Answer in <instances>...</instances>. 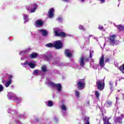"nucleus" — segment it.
I'll list each match as a JSON object with an SVG mask.
<instances>
[{"label":"nucleus","mask_w":124,"mask_h":124,"mask_svg":"<svg viewBox=\"0 0 124 124\" xmlns=\"http://www.w3.org/2000/svg\"><path fill=\"white\" fill-rule=\"evenodd\" d=\"M76 84L78 90H83L86 87V82L84 79H79L78 81L76 82Z\"/></svg>","instance_id":"f257e3e1"},{"label":"nucleus","mask_w":124,"mask_h":124,"mask_svg":"<svg viewBox=\"0 0 124 124\" xmlns=\"http://www.w3.org/2000/svg\"><path fill=\"white\" fill-rule=\"evenodd\" d=\"M96 86L99 91H103L105 88L104 79L99 80L96 81Z\"/></svg>","instance_id":"f03ea898"},{"label":"nucleus","mask_w":124,"mask_h":124,"mask_svg":"<svg viewBox=\"0 0 124 124\" xmlns=\"http://www.w3.org/2000/svg\"><path fill=\"white\" fill-rule=\"evenodd\" d=\"M116 38L117 35L115 34L110 35L108 37V40L109 41V45H112V46H114V45L116 44V42H117V41L115 40Z\"/></svg>","instance_id":"7ed1b4c3"},{"label":"nucleus","mask_w":124,"mask_h":124,"mask_svg":"<svg viewBox=\"0 0 124 124\" xmlns=\"http://www.w3.org/2000/svg\"><path fill=\"white\" fill-rule=\"evenodd\" d=\"M53 44L54 48H55V49H61V48H62V43L61 40L56 41L53 43Z\"/></svg>","instance_id":"20e7f679"},{"label":"nucleus","mask_w":124,"mask_h":124,"mask_svg":"<svg viewBox=\"0 0 124 124\" xmlns=\"http://www.w3.org/2000/svg\"><path fill=\"white\" fill-rule=\"evenodd\" d=\"M49 84L52 88H57L58 92L62 91V84L61 83L55 84L53 82H50Z\"/></svg>","instance_id":"39448f33"},{"label":"nucleus","mask_w":124,"mask_h":124,"mask_svg":"<svg viewBox=\"0 0 124 124\" xmlns=\"http://www.w3.org/2000/svg\"><path fill=\"white\" fill-rule=\"evenodd\" d=\"M7 97L9 100H16V95L13 93H9L7 94Z\"/></svg>","instance_id":"423d86ee"},{"label":"nucleus","mask_w":124,"mask_h":124,"mask_svg":"<svg viewBox=\"0 0 124 124\" xmlns=\"http://www.w3.org/2000/svg\"><path fill=\"white\" fill-rule=\"evenodd\" d=\"M8 114H10L13 118H14L16 116V110L13 109V108H9L7 110Z\"/></svg>","instance_id":"0eeeda50"},{"label":"nucleus","mask_w":124,"mask_h":124,"mask_svg":"<svg viewBox=\"0 0 124 124\" xmlns=\"http://www.w3.org/2000/svg\"><path fill=\"white\" fill-rule=\"evenodd\" d=\"M54 33L55 36H60V37H65L66 36V34L63 32L55 31Z\"/></svg>","instance_id":"6e6552de"},{"label":"nucleus","mask_w":124,"mask_h":124,"mask_svg":"<svg viewBox=\"0 0 124 124\" xmlns=\"http://www.w3.org/2000/svg\"><path fill=\"white\" fill-rule=\"evenodd\" d=\"M35 26L36 27V28L43 27V21L41 20H37L35 22Z\"/></svg>","instance_id":"1a4fd4ad"},{"label":"nucleus","mask_w":124,"mask_h":124,"mask_svg":"<svg viewBox=\"0 0 124 124\" xmlns=\"http://www.w3.org/2000/svg\"><path fill=\"white\" fill-rule=\"evenodd\" d=\"M99 64L101 67H103L105 64L104 63V55H102L99 59Z\"/></svg>","instance_id":"9d476101"},{"label":"nucleus","mask_w":124,"mask_h":124,"mask_svg":"<svg viewBox=\"0 0 124 124\" xmlns=\"http://www.w3.org/2000/svg\"><path fill=\"white\" fill-rule=\"evenodd\" d=\"M114 122L115 124H123V118L120 117H116L114 119Z\"/></svg>","instance_id":"9b49d317"},{"label":"nucleus","mask_w":124,"mask_h":124,"mask_svg":"<svg viewBox=\"0 0 124 124\" xmlns=\"http://www.w3.org/2000/svg\"><path fill=\"white\" fill-rule=\"evenodd\" d=\"M64 54L67 58H71L72 57V53L70 52L69 49H66L64 51Z\"/></svg>","instance_id":"f8f14e48"},{"label":"nucleus","mask_w":124,"mask_h":124,"mask_svg":"<svg viewBox=\"0 0 124 124\" xmlns=\"http://www.w3.org/2000/svg\"><path fill=\"white\" fill-rule=\"evenodd\" d=\"M79 60H80V62H79L80 66H81V67H83L84 65H85V58H84V56L82 55L80 58Z\"/></svg>","instance_id":"ddd939ff"},{"label":"nucleus","mask_w":124,"mask_h":124,"mask_svg":"<svg viewBox=\"0 0 124 124\" xmlns=\"http://www.w3.org/2000/svg\"><path fill=\"white\" fill-rule=\"evenodd\" d=\"M114 26L115 27V28H117L118 31H122L124 30V25H123L122 24H120V25H116V24L114 23Z\"/></svg>","instance_id":"4468645a"},{"label":"nucleus","mask_w":124,"mask_h":124,"mask_svg":"<svg viewBox=\"0 0 124 124\" xmlns=\"http://www.w3.org/2000/svg\"><path fill=\"white\" fill-rule=\"evenodd\" d=\"M8 78H9V80L5 84V86L6 88H8V87H9V86L10 85V84H11V78H12V75H9Z\"/></svg>","instance_id":"2eb2a0df"},{"label":"nucleus","mask_w":124,"mask_h":124,"mask_svg":"<svg viewBox=\"0 0 124 124\" xmlns=\"http://www.w3.org/2000/svg\"><path fill=\"white\" fill-rule=\"evenodd\" d=\"M48 17L49 18H53L54 17V8H51L49 10Z\"/></svg>","instance_id":"dca6fc26"},{"label":"nucleus","mask_w":124,"mask_h":124,"mask_svg":"<svg viewBox=\"0 0 124 124\" xmlns=\"http://www.w3.org/2000/svg\"><path fill=\"white\" fill-rule=\"evenodd\" d=\"M31 13H33V12H35L36 10V8H37V5L36 4H33L31 5Z\"/></svg>","instance_id":"f3484780"},{"label":"nucleus","mask_w":124,"mask_h":124,"mask_svg":"<svg viewBox=\"0 0 124 124\" xmlns=\"http://www.w3.org/2000/svg\"><path fill=\"white\" fill-rule=\"evenodd\" d=\"M23 19L24 20V23H26V22H29V16L28 15H23Z\"/></svg>","instance_id":"a211bd4d"},{"label":"nucleus","mask_w":124,"mask_h":124,"mask_svg":"<svg viewBox=\"0 0 124 124\" xmlns=\"http://www.w3.org/2000/svg\"><path fill=\"white\" fill-rule=\"evenodd\" d=\"M46 59L48 61V62H50L52 61V59H53V56L51 54H48L46 56Z\"/></svg>","instance_id":"6ab92c4d"},{"label":"nucleus","mask_w":124,"mask_h":124,"mask_svg":"<svg viewBox=\"0 0 124 124\" xmlns=\"http://www.w3.org/2000/svg\"><path fill=\"white\" fill-rule=\"evenodd\" d=\"M119 70L124 74V63L118 67Z\"/></svg>","instance_id":"aec40b11"},{"label":"nucleus","mask_w":124,"mask_h":124,"mask_svg":"<svg viewBox=\"0 0 124 124\" xmlns=\"http://www.w3.org/2000/svg\"><path fill=\"white\" fill-rule=\"evenodd\" d=\"M106 104L107 107H111L112 106V104H113V102L110 100H108L106 101Z\"/></svg>","instance_id":"412c9836"},{"label":"nucleus","mask_w":124,"mask_h":124,"mask_svg":"<svg viewBox=\"0 0 124 124\" xmlns=\"http://www.w3.org/2000/svg\"><path fill=\"white\" fill-rule=\"evenodd\" d=\"M103 121L104 122V124H108L109 122V119H108V118L107 117H105L103 119Z\"/></svg>","instance_id":"4be33fe9"},{"label":"nucleus","mask_w":124,"mask_h":124,"mask_svg":"<svg viewBox=\"0 0 124 124\" xmlns=\"http://www.w3.org/2000/svg\"><path fill=\"white\" fill-rule=\"evenodd\" d=\"M46 47H48V48H54V44L52 43H49L46 45Z\"/></svg>","instance_id":"5701e85b"},{"label":"nucleus","mask_w":124,"mask_h":124,"mask_svg":"<svg viewBox=\"0 0 124 124\" xmlns=\"http://www.w3.org/2000/svg\"><path fill=\"white\" fill-rule=\"evenodd\" d=\"M57 21H58V23H62L63 21V19L62 18V17L59 16L57 18Z\"/></svg>","instance_id":"b1692460"},{"label":"nucleus","mask_w":124,"mask_h":124,"mask_svg":"<svg viewBox=\"0 0 124 124\" xmlns=\"http://www.w3.org/2000/svg\"><path fill=\"white\" fill-rule=\"evenodd\" d=\"M30 57L31 59H34V58H36V57H37V53H32Z\"/></svg>","instance_id":"393cba45"},{"label":"nucleus","mask_w":124,"mask_h":124,"mask_svg":"<svg viewBox=\"0 0 124 124\" xmlns=\"http://www.w3.org/2000/svg\"><path fill=\"white\" fill-rule=\"evenodd\" d=\"M95 95L97 99H99V96L100 95V94L99 93L98 91H95Z\"/></svg>","instance_id":"a878e982"},{"label":"nucleus","mask_w":124,"mask_h":124,"mask_svg":"<svg viewBox=\"0 0 124 124\" xmlns=\"http://www.w3.org/2000/svg\"><path fill=\"white\" fill-rule=\"evenodd\" d=\"M75 95L76 97H78V98H79V97H80V92H79L77 90H75Z\"/></svg>","instance_id":"bb28decb"},{"label":"nucleus","mask_w":124,"mask_h":124,"mask_svg":"<svg viewBox=\"0 0 124 124\" xmlns=\"http://www.w3.org/2000/svg\"><path fill=\"white\" fill-rule=\"evenodd\" d=\"M54 105V103L52 101H48L47 106L48 107H52Z\"/></svg>","instance_id":"cd10ccee"},{"label":"nucleus","mask_w":124,"mask_h":124,"mask_svg":"<svg viewBox=\"0 0 124 124\" xmlns=\"http://www.w3.org/2000/svg\"><path fill=\"white\" fill-rule=\"evenodd\" d=\"M78 29L79 30H80V31H86V29L85 28V27H84V26L83 25H78Z\"/></svg>","instance_id":"c85d7f7f"},{"label":"nucleus","mask_w":124,"mask_h":124,"mask_svg":"<svg viewBox=\"0 0 124 124\" xmlns=\"http://www.w3.org/2000/svg\"><path fill=\"white\" fill-rule=\"evenodd\" d=\"M29 66H30L31 68H34V67H35V64L31 62H29Z\"/></svg>","instance_id":"c756f323"},{"label":"nucleus","mask_w":124,"mask_h":124,"mask_svg":"<svg viewBox=\"0 0 124 124\" xmlns=\"http://www.w3.org/2000/svg\"><path fill=\"white\" fill-rule=\"evenodd\" d=\"M62 31V29L59 27H56L53 28V31Z\"/></svg>","instance_id":"7c9ffc66"},{"label":"nucleus","mask_w":124,"mask_h":124,"mask_svg":"<svg viewBox=\"0 0 124 124\" xmlns=\"http://www.w3.org/2000/svg\"><path fill=\"white\" fill-rule=\"evenodd\" d=\"M41 69L43 72H46V71H47V69L46 68V66H44L41 67Z\"/></svg>","instance_id":"2f4dec72"},{"label":"nucleus","mask_w":124,"mask_h":124,"mask_svg":"<svg viewBox=\"0 0 124 124\" xmlns=\"http://www.w3.org/2000/svg\"><path fill=\"white\" fill-rule=\"evenodd\" d=\"M61 108L63 111H66V107L65 106V105L62 104V105Z\"/></svg>","instance_id":"473e14b6"},{"label":"nucleus","mask_w":124,"mask_h":124,"mask_svg":"<svg viewBox=\"0 0 124 124\" xmlns=\"http://www.w3.org/2000/svg\"><path fill=\"white\" fill-rule=\"evenodd\" d=\"M85 120H86L87 122H86V124H90V117H85L84 119V121H85Z\"/></svg>","instance_id":"72a5a7b5"},{"label":"nucleus","mask_w":124,"mask_h":124,"mask_svg":"<svg viewBox=\"0 0 124 124\" xmlns=\"http://www.w3.org/2000/svg\"><path fill=\"white\" fill-rule=\"evenodd\" d=\"M21 100H22L21 98H18V97L16 98V103H19V102H21Z\"/></svg>","instance_id":"f704fd0d"},{"label":"nucleus","mask_w":124,"mask_h":124,"mask_svg":"<svg viewBox=\"0 0 124 124\" xmlns=\"http://www.w3.org/2000/svg\"><path fill=\"white\" fill-rule=\"evenodd\" d=\"M38 72H39V70L38 69H36L34 71L33 74L35 75V74H38Z\"/></svg>","instance_id":"c9c22d12"},{"label":"nucleus","mask_w":124,"mask_h":124,"mask_svg":"<svg viewBox=\"0 0 124 124\" xmlns=\"http://www.w3.org/2000/svg\"><path fill=\"white\" fill-rule=\"evenodd\" d=\"M48 34V32L47 31H43L42 32V35L43 36H46Z\"/></svg>","instance_id":"e433bc0d"},{"label":"nucleus","mask_w":124,"mask_h":124,"mask_svg":"<svg viewBox=\"0 0 124 124\" xmlns=\"http://www.w3.org/2000/svg\"><path fill=\"white\" fill-rule=\"evenodd\" d=\"M98 29L100 30V31H102L103 30V26L99 25Z\"/></svg>","instance_id":"4c0bfd02"},{"label":"nucleus","mask_w":124,"mask_h":124,"mask_svg":"<svg viewBox=\"0 0 124 124\" xmlns=\"http://www.w3.org/2000/svg\"><path fill=\"white\" fill-rule=\"evenodd\" d=\"M3 91V86L0 84V92H2Z\"/></svg>","instance_id":"58836bf2"},{"label":"nucleus","mask_w":124,"mask_h":124,"mask_svg":"<svg viewBox=\"0 0 124 124\" xmlns=\"http://www.w3.org/2000/svg\"><path fill=\"white\" fill-rule=\"evenodd\" d=\"M29 63H29V62H28V61H26L24 63V65H28V66H29Z\"/></svg>","instance_id":"ea45409f"},{"label":"nucleus","mask_w":124,"mask_h":124,"mask_svg":"<svg viewBox=\"0 0 124 124\" xmlns=\"http://www.w3.org/2000/svg\"><path fill=\"white\" fill-rule=\"evenodd\" d=\"M90 59H93V55H92V52H90Z\"/></svg>","instance_id":"a19ab883"},{"label":"nucleus","mask_w":124,"mask_h":124,"mask_svg":"<svg viewBox=\"0 0 124 124\" xmlns=\"http://www.w3.org/2000/svg\"><path fill=\"white\" fill-rule=\"evenodd\" d=\"M101 3H104L105 2V0H100Z\"/></svg>","instance_id":"79ce46f5"},{"label":"nucleus","mask_w":124,"mask_h":124,"mask_svg":"<svg viewBox=\"0 0 124 124\" xmlns=\"http://www.w3.org/2000/svg\"><path fill=\"white\" fill-rule=\"evenodd\" d=\"M110 61V59H109V58H107L105 60V62H108Z\"/></svg>","instance_id":"37998d69"},{"label":"nucleus","mask_w":124,"mask_h":124,"mask_svg":"<svg viewBox=\"0 0 124 124\" xmlns=\"http://www.w3.org/2000/svg\"><path fill=\"white\" fill-rule=\"evenodd\" d=\"M39 31H46V30H43V29H41V30H40Z\"/></svg>","instance_id":"c03bdc74"},{"label":"nucleus","mask_w":124,"mask_h":124,"mask_svg":"<svg viewBox=\"0 0 124 124\" xmlns=\"http://www.w3.org/2000/svg\"><path fill=\"white\" fill-rule=\"evenodd\" d=\"M62 1H64L65 2H67L68 1V0H62Z\"/></svg>","instance_id":"a18cd8bd"},{"label":"nucleus","mask_w":124,"mask_h":124,"mask_svg":"<svg viewBox=\"0 0 124 124\" xmlns=\"http://www.w3.org/2000/svg\"><path fill=\"white\" fill-rule=\"evenodd\" d=\"M85 61H86L87 62L89 61V58L85 59Z\"/></svg>","instance_id":"49530a36"},{"label":"nucleus","mask_w":124,"mask_h":124,"mask_svg":"<svg viewBox=\"0 0 124 124\" xmlns=\"http://www.w3.org/2000/svg\"><path fill=\"white\" fill-rule=\"evenodd\" d=\"M80 1L81 2H84V1H85V0H80Z\"/></svg>","instance_id":"de8ad7c7"},{"label":"nucleus","mask_w":124,"mask_h":124,"mask_svg":"<svg viewBox=\"0 0 124 124\" xmlns=\"http://www.w3.org/2000/svg\"><path fill=\"white\" fill-rule=\"evenodd\" d=\"M2 83H4V82H5V80H4V79H2Z\"/></svg>","instance_id":"09e8293b"},{"label":"nucleus","mask_w":124,"mask_h":124,"mask_svg":"<svg viewBox=\"0 0 124 124\" xmlns=\"http://www.w3.org/2000/svg\"><path fill=\"white\" fill-rule=\"evenodd\" d=\"M88 105H90V101L87 102Z\"/></svg>","instance_id":"8fccbe9b"},{"label":"nucleus","mask_w":124,"mask_h":124,"mask_svg":"<svg viewBox=\"0 0 124 124\" xmlns=\"http://www.w3.org/2000/svg\"><path fill=\"white\" fill-rule=\"evenodd\" d=\"M116 99H118V97H116Z\"/></svg>","instance_id":"3c124183"},{"label":"nucleus","mask_w":124,"mask_h":124,"mask_svg":"<svg viewBox=\"0 0 124 124\" xmlns=\"http://www.w3.org/2000/svg\"><path fill=\"white\" fill-rule=\"evenodd\" d=\"M110 85H111V83H110Z\"/></svg>","instance_id":"603ef678"}]
</instances>
